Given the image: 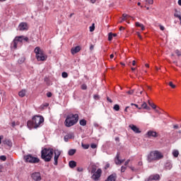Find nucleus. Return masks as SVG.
<instances>
[{
  "mask_svg": "<svg viewBox=\"0 0 181 181\" xmlns=\"http://www.w3.org/2000/svg\"><path fill=\"white\" fill-rule=\"evenodd\" d=\"M178 5H180V6H181V0H178Z\"/></svg>",
  "mask_w": 181,
  "mask_h": 181,
  "instance_id": "obj_59",
  "label": "nucleus"
},
{
  "mask_svg": "<svg viewBox=\"0 0 181 181\" xmlns=\"http://www.w3.org/2000/svg\"><path fill=\"white\" fill-rule=\"evenodd\" d=\"M81 88H82V90H87V85L83 84V85L81 86Z\"/></svg>",
  "mask_w": 181,
  "mask_h": 181,
  "instance_id": "obj_42",
  "label": "nucleus"
},
{
  "mask_svg": "<svg viewBox=\"0 0 181 181\" xmlns=\"http://www.w3.org/2000/svg\"><path fill=\"white\" fill-rule=\"evenodd\" d=\"M159 26H160V30H165V27L163 25H160Z\"/></svg>",
  "mask_w": 181,
  "mask_h": 181,
  "instance_id": "obj_46",
  "label": "nucleus"
},
{
  "mask_svg": "<svg viewBox=\"0 0 181 181\" xmlns=\"http://www.w3.org/2000/svg\"><path fill=\"white\" fill-rule=\"evenodd\" d=\"M112 33H110L109 35H108V40L111 41L112 40Z\"/></svg>",
  "mask_w": 181,
  "mask_h": 181,
  "instance_id": "obj_36",
  "label": "nucleus"
},
{
  "mask_svg": "<svg viewBox=\"0 0 181 181\" xmlns=\"http://www.w3.org/2000/svg\"><path fill=\"white\" fill-rule=\"evenodd\" d=\"M124 29H125V28H124V27H120L119 30H124Z\"/></svg>",
  "mask_w": 181,
  "mask_h": 181,
  "instance_id": "obj_58",
  "label": "nucleus"
},
{
  "mask_svg": "<svg viewBox=\"0 0 181 181\" xmlns=\"http://www.w3.org/2000/svg\"><path fill=\"white\" fill-rule=\"evenodd\" d=\"M90 50H94V45H90Z\"/></svg>",
  "mask_w": 181,
  "mask_h": 181,
  "instance_id": "obj_54",
  "label": "nucleus"
},
{
  "mask_svg": "<svg viewBox=\"0 0 181 181\" xmlns=\"http://www.w3.org/2000/svg\"><path fill=\"white\" fill-rule=\"evenodd\" d=\"M18 62L19 64H22L23 63L25 62V57L20 58Z\"/></svg>",
  "mask_w": 181,
  "mask_h": 181,
  "instance_id": "obj_27",
  "label": "nucleus"
},
{
  "mask_svg": "<svg viewBox=\"0 0 181 181\" xmlns=\"http://www.w3.org/2000/svg\"><path fill=\"white\" fill-rule=\"evenodd\" d=\"M144 2L148 4V5H152L153 4V0H144Z\"/></svg>",
  "mask_w": 181,
  "mask_h": 181,
  "instance_id": "obj_34",
  "label": "nucleus"
},
{
  "mask_svg": "<svg viewBox=\"0 0 181 181\" xmlns=\"http://www.w3.org/2000/svg\"><path fill=\"white\" fill-rule=\"evenodd\" d=\"M148 105H150V107H153V110H155V108H156V105H155L154 103H151L149 100H148Z\"/></svg>",
  "mask_w": 181,
  "mask_h": 181,
  "instance_id": "obj_30",
  "label": "nucleus"
},
{
  "mask_svg": "<svg viewBox=\"0 0 181 181\" xmlns=\"http://www.w3.org/2000/svg\"><path fill=\"white\" fill-rule=\"evenodd\" d=\"M69 168H71V169L76 168V166H77V163H76V161L74 160H71L69 163Z\"/></svg>",
  "mask_w": 181,
  "mask_h": 181,
  "instance_id": "obj_17",
  "label": "nucleus"
},
{
  "mask_svg": "<svg viewBox=\"0 0 181 181\" xmlns=\"http://www.w3.org/2000/svg\"><path fill=\"white\" fill-rule=\"evenodd\" d=\"M81 50V46H76L75 47L71 48V54H76V53H78Z\"/></svg>",
  "mask_w": 181,
  "mask_h": 181,
  "instance_id": "obj_10",
  "label": "nucleus"
},
{
  "mask_svg": "<svg viewBox=\"0 0 181 181\" xmlns=\"http://www.w3.org/2000/svg\"><path fill=\"white\" fill-rule=\"evenodd\" d=\"M102 172L103 171L101 170V169L97 170V167L93 165L92 167V170L90 171V174L92 175L91 179H93V180H95V181L98 180L100 179V177H101Z\"/></svg>",
  "mask_w": 181,
  "mask_h": 181,
  "instance_id": "obj_6",
  "label": "nucleus"
},
{
  "mask_svg": "<svg viewBox=\"0 0 181 181\" xmlns=\"http://www.w3.org/2000/svg\"><path fill=\"white\" fill-rule=\"evenodd\" d=\"M44 107H49V103H45V105H44Z\"/></svg>",
  "mask_w": 181,
  "mask_h": 181,
  "instance_id": "obj_62",
  "label": "nucleus"
},
{
  "mask_svg": "<svg viewBox=\"0 0 181 181\" xmlns=\"http://www.w3.org/2000/svg\"><path fill=\"white\" fill-rule=\"evenodd\" d=\"M90 148H92V149H95V148H97V144H90Z\"/></svg>",
  "mask_w": 181,
  "mask_h": 181,
  "instance_id": "obj_40",
  "label": "nucleus"
},
{
  "mask_svg": "<svg viewBox=\"0 0 181 181\" xmlns=\"http://www.w3.org/2000/svg\"><path fill=\"white\" fill-rule=\"evenodd\" d=\"M77 122H78V115L70 114L66 117L64 122V125L67 128H70V127H73V125H76Z\"/></svg>",
  "mask_w": 181,
  "mask_h": 181,
  "instance_id": "obj_3",
  "label": "nucleus"
},
{
  "mask_svg": "<svg viewBox=\"0 0 181 181\" xmlns=\"http://www.w3.org/2000/svg\"><path fill=\"white\" fill-rule=\"evenodd\" d=\"M129 169H131L132 170V172L135 171V168H134L133 166H130Z\"/></svg>",
  "mask_w": 181,
  "mask_h": 181,
  "instance_id": "obj_50",
  "label": "nucleus"
},
{
  "mask_svg": "<svg viewBox=\"0 0 181 181\" xmlns=\"http://www.w3.org/2000/svg\"><path fill=\"white\" fill-rule=\"evenodd\" d=\"M138 165H139V166H142V165H143L142 161H139L138 163Z\"/></svg>",
  "mask_w": 181,
  "mask_h": 181,
  "instance_id": "obj_55",
  "label": "nucleus"
},
{
  "mask_svg": "<svg viewBox=\"0 0 181 181\" xmlns=\"http://www.w3.org/2000/svg\"><path fill=\"white\" fill-rule=\"evenodd\" d=\"M19 97L23 98L26 95V90H22L18 93Z\"/></svg>",
  "mask_w": 181,
  "mask_h": 181,
  "instance_id": "obj_21",
  "label": "nucleus"
},
{
  "mask_svg": "<svg viewBox=\"0 0 181 181\" xmlns=\"http://www.w3.org/2000/svg\"><path fill=\"white\" fill-rule=\"evenodd\" d=\"M26 29H28V24L26 23H21L18 25L19 30H26Z\"/></svg>",
  "mask_w": 181,
  "mask_h": 181,
  "instance_id": "obj_12",
  "label": "nucleus"
},
{
  "mask_svg": "<svg viewBox=\"0 0 181 181\" xmlns=\"http://www.w3.org/2000/svg\"><path fill=\"white\" fill-rule=\"evenodd\" d=\"M151 180H160V175L158 174L152 175L150 176Z\"/></svg>",
  "mask_w": 181,
  "mask_h": 181,
  "instance_id": "obj_14",
  "label": "nucleus"
},
{
  "mask_svg": "<svg viewBox=\"0 0 181 181\" xmlns=\"http://www.w3.org/2000/svg\"><path fill=\"white\" fill-rule=\"evenodd\" d=\"M34 52L36 54V59L38 60V62H45V60L47 59V57L44 54L43 51L40 49V47H35Z\"/></svg>",
  "mask_w": 181,
  "mask_h": 181,
  "instance_id": "obj_7",
  "label": "nucleus"
},
{
  "mask_svg": "<svg viewBox=\"0 0 181 181\" xmlns=\"http://www.w3.org/2000/svg\"><path fill=\"white\" fill-rule=\"evenodd\" d=\"M147 135L148 136H153V138H156V136H158V134L156 133V132H153V131L148 132Z\"/></svg>",
  "mask_w": 181,
  "mask_h": 181,
  "instance_id": "obj_16",
  "label": "nucleus"
},
{
  "mask_svg": "<svg viewBox=\"0 0 181 181\" xmlns=\"http://www.w3.org/2000/svg\"><path fill=\"white\" fill-rule=\"evenodd\" d=\"M175 54H177V56L180 57L181 56V51L179 49H176L175 51Z\"/></svg>",
  "mask_w": 181,
  "mask_h": 181,
  "instance_id": "obj_35",
  "label": "nucleus"
},
{
  "mask_svg": "<svg viewBox=\"0 0 181 181\" xmlns=\"http://www.w3.org/2000/svg\"><path fill=\"white\" fill-rule=\"evenodd\" d=\"M62 76L63 78H67V77H69V74L66 72H63L62 74Z\"/></svg>",
  "mask_w": 181,
  "mask_h": 181,
  "instance_id": "obj_32",
  "label": "nucleus"
},
{
  "mask_svg": "<svg viewBox=\"0 0 181 181\" xmlns=\"http://www.w3.org/2000/svg\"><path fill=\"white\" fill-rule=\"evenodd\" d=\"M117 180V175H110L105 181H115Z\"/></svg>",
  "mask_w": 181,
  "mask_h": 181,
  "instance_id": "obj_15",
  "label": "nucleus"
},
{
  "mask_svg": "<svg viewBox=\"0 0 181 181\" xmlns=\"http://www.w3.org/2000/svg\"><path fill=\"white\" fill-rule=\"evenodd\" d=\"M174 16H175V18H178V19H179L180 21H181V16H180V15L179 13H175L174 14Z\"/></svg>",
  "mask_w": 181,
  "mask_h": 181,
  "instance_id": "obj_38",
  "label": "nucleus"
},
{
  "mask_svg": "<svg viewBox=\"0 0 181 181\" xmlns=\"http://www.w3.org/2000/svg\"><path fill=\"white\" fill-rule=\"evenodd\" d=\"M81 146H82V148H83V149H88V148H90V145H88V144H82Z\"/></svg>",
  "mask_w": 181,
  "mask_h": 181,
  "instance_id": "obj_29",
  "label": "nucleus"
},
{
  "mask_svg": "<svg viewBox=\"0 0 181 181\" xmlns=\"http://www.w3.org/2000/svg\"><path fill=\"white\" fill-rule=\"evenodd\" d=\"M115 141H119V137H116L115 138Z\"/></svg>",
  "mask_w": 181,
  "mask_h": 181,
  "instance_id": "obj_63",
  "label": "nucleus"
},
{
  "mask_svg": "<svg viewBox=\"0 0 181 181\" xmlns=\"http://www.w3.org/2000/svg\"><path fill=\"white\" fill-rule=\"evenodd\" d=\"M92 4H95V0H90Z\"/></svg>",
  "mask_w": 181,
  "mask_h": 181,
  "instance_id": "obj_61",
  "label": "nucleus"
},
{
  "mask_svg": "<svg viewBox=\"0 0 181 181\" xmlns=\"http://www.w3.org/2000/svg\"><path fill=\"white\" fill-rule=\"evenodd\" d=\"M110 59H114V54H110Z\"/></svg>",
  "mask_w": 181,
  "mask_h": 181,
  "instance_id": "obj_60",
  "label": "nucleus"
},
{
  "mask_svg": "<svg viewBox=\"0 0 181 181\" xmlns=\"http://www.w3.org/2000/svg\"><path fill=\"white\" fill-rule=\"evenodd\" d=\"M113 110H115V111H119V105H115Z\"/></svg>",
  "mask_w": 181,
  "mask_h": 181,
  "instance_id": "obj_28",
  "label": "nucleus"
},
{
  "mask_svg": "<svg viewBox=\"0 0 181 181\" xmlns=\"http://www.w3.org/2000/svg\"><path fill=\"white\" fill-rule=\"evenodd\" d=\"M131 105H134V107H136V108L139 109V107H138V105H136V104L131 103Z\"/></svg>",
  "mask_w": 181,
  "mask_h": 181,
  "instance_id": "obj_52",
  "label": "nucleus"
},
{
  "mask_svg": "<svg viewBox=\"0 0 181 181\" xmlns=\"http://www.w3.org/2000/svg\"><path fill=\"white\" fill-rule=\"evenodd\" d=\"M16 125V123H15V122H13L11 123V126L13 127V128H15Z\"/></svg>",
  "mask_w": 181,
  "mask_h": 181,
  "instance_id": "obj_49",
  "label": "nucleus"
},
{
  "mask_svg": "<svg viewBox=\"0 0 181 181\" xmlns=\"http://www.w3.org/2000/svg\"><path fill=\"white\" fill-rule=\"evenodd\" d=\"M122 18H123L122 19L121 22H122L123 21H125V19H127V18H129V16H128L127 14L124 13L122 15Z\"/></svg>",
  "mask_w": 181,
  "mask_h": 181,
  "instance_id": "obj_31",
  "label": "nucleus"
},
{
  "mask_svg": "<svg viewBox=\"0 0 181 181\" xmlns=\"http://www.w3.org/2000/svg\"><path fill=\"white\" fill-rule=\"evenodd\" d=\"M163 159V154L159 151H153L150 152L147 156V160L149 163L155 161Z\"/></svg>",
  "mask_w": 181,
  "mask_h": 181,
  "instance_id": "obj_4",
  "label": "nucleus"
},
{
  "mask_svg": "<svg viewBox=\"0 0 181 181\" xmlns=\"http://www.w3.org/2000/svg\"><path fill=\"white\" fill-rule=\"evenodd\" d=\"M125 160H119V153H117L116 156L115 163L116 165H121L124 163Z\"/></svg>",
  "mask_w": 181,
  "mask_h": 181,
  "instance_id": "obj_13",
  "label": "nucleus"
},
{
  "mask_svg": "<svg viewBox=\"0 0 181 181\" xmlns=\"http://www.w3.org/2000/svg\"><path fill=\"white\" fill-rule=\"evenodd\" d=\"M45 122V119L42 116L35 115L33 117L32 120H29L27 122V127L32 129V128H39L40 127V124H43Z\"/></svg>",
  "mask_w": 181,
  "mask_h": 181,
  "instance_id": "obj_2",
  "label": "nucleus"
},
{
  "mask_svg": "<svg viewBox=\"0 0 181 181\" xmlns=\"http://www.w3.org/2000/svg\"><path fill=\"white\" fill-rule=\"evenodd\" d=\"M93 97H94L95 100H97V98H98V95H95Z\"/></svg>",
  "mask_w": 181,
  "mask_h": 181,
  "instance_id": "obj_56",
  "label": "nucleus"
},
{
  "mask_svg": "<svg viewBox=\"0 0 181 181\" xmlns=\"http://www.w3.org/2000/svg\"><path fill=\"white\" fill-rule=\"evenodd\" d=\"M53 153H54V165H55V166H57L59 158L62 154V151H60V150L59 149L53 150L52 148H43L41 151V158L43 159L45 162H50L52 160V158H53Z\"/></svg>",
  "mask_w": 181,
  "mask_h": 181,
  "instance_id": "obj_1",
  "label": "nucleus"
},
{
  "mask_svg": "<svg viewBox=\"0 0 181 181\" xmlns=\"http://www.w3.org/2000/svg\"><path fill=\"white\" fill-rule=\"evenodd\" d=\"M129 162H131L130 159H128L125 163H124V165L127 166V165H128V163H129Z\"/></svg>",
  "mask_w": 181,
  "mask_h": 181,
  "instance_id": "obj_45",
  "label": "nucleus"
},
{
  "mask_svg": "<svg viewBox=\"0 0 181 181\" xmlns=\"http://www.w3.org/2000/svg\"><path fill=\"white\" fill-rule=\"evenodd\" d=\"M23 40L24 42H28L29 38L28 37H25L23 36L16 37L11 44V49L16 50V49H18V46H21L23 42Z\"/></svg>",
  "mask_w": 181,
  "mask_h": 181,
  "instance_id": "obj_5",
  "label": "nucleus"
},
{
  "mask_svg": "<svg viewBox=\"0 0 181 181\" xmlns=\"http://www.w3.org/2000/svg\"><path fill=\"white\" fill-rule=\"evenodd\" d=\"M128 108H129V106L126 107L124 109V112H128Z\"/></svg>",
  "mask_w": 181,
  "mask_h": 181,
  "instance_id": "obj_53",
  "label": "nucleus"
},
{
  "mask_svg": "<svg viewBox=\"0 0 181 181\" xmlns=\"http://www.w3.org/2000/svg\"><path fill=\"white\" fill-rule=\"evenodd\" d=\"M142 108H144V110H151V107H149L145 102H144L141 107H139V110H142Z\"/></svg>",
  "mask_w": 181,
  "mask_h": 181,
  "instance_id": "obj_18",
  "label": "nucleus"
},
{
  "mask_svg": "<svg viewBox=\"0 0 181 181\" xmlns=\"http://www.w3.org/2000/svg\"><path fill=\"white\" fill-rule=\"evenodd\" d=\"M173 128H174L175 129H179V125L175 124V125L173 126Z\"/></svg>",
  "mask_w": 181,
  "mask_h": 181,
  "instance_id": "obj_48",
  "label": "nucleus"
},
{
  "mask_svg": "<svg viewBox=\"0 0 181 181\" xmlns=\"http://www.w3.org/2000/svg\"><path fill=\"white\" fill-rule=\"evenodd\" d=\"M76 152V149H70L68 152V155H69V156H73V155H74Z\"/></svg>",
  "mask_w": 181,
  "mask_h": 181,
  "instance_id": "obj_25",
  "label": "nucleus"
},
{
  "mask_svg": "<svg viewBox=\"0 0 181 181\" xmlns=\"http://www.w3.org/2000/svg\"><path fill=\"white\" fill-rule=\"evenodd\" d=\"M168 86H170V87H171V88H175L176 86L175 84H173V83L172 81L168 83Z\"/></svg>",
  "mask_w": 181,
  "mask_h": 181,
  "instance_id": "obj_33",
  "label": "nucleus"
},
{
  "mask_svg": "<svg viewBox=\"0 0 181 181\" xmlns=\"http://www.w3.org/2000/svg\"><path fill=\"white\" fill-rule=\"evenodd\" d=\"M0 160H3L4 162H5V160H6V156H0Z\"/></svg>",
  "mask_w": 181,
  "mask_h": 181,
  "instance_id": "obj_37",
  "label": "nucleus"
},
{
  "mask_svg": "<svg viewBox=\"0 0 181 181\" xmlns=\"http://www.w3.org/2000/svg\"><path fill=\"white\" fill-rule=\"evenodd\" d=\"M125 170H127V167L122 166V168H121V172H122V173H124V172H125Z\"/></svg>",
  "mask_w": 181,
  "mask_h": 181,
  "instance_id": "obj_41",
  "label": "nucleus"
},
{
  "mask_svg": "<svg viewBox=\"0 0 181 181\" xmlns=\"http://www.w3.org/2000/svg\"><path fill=\"white\" fill-rule=\"evenodd\" d=\"M94 29H95V27L94 26V24H93V25L90 27V32H94Z\"/></svg>",
  "mask_w": 181,
  "mask_h": 181,
  "instance_id": "obj_39",
  "label": "nucleus"
},
{
  "mask_svg": "<svg viewBox=\"0 0 181 181\" xmlns=\"http://www.w3.org/2000/svg\"><path fill=\"white\" fill-rule=\"evenodd\" d=\"M136 26H137V28H141V30H145V27L144 26V24H142V23L136 22Z\"/></svg>",
  "mask_w": 181,
  "mask_h": 181,
  "instance_id": "obj_23",
  "label": "nucleus"
},
{
  "mask_svg": "<svg viewBox=\"0 0 181 181\" xmlns=\"http://www.w3.org/2000/svg\"><path fill=\"white\" fill-rule=\"evenodd\" d=\"M173 155L174 158H177V156H179V151L177 150H174L173 151Z\"/></svg>",
  "mask_w": 181,
  "mask_h": 181,
  "instance_id": "obj_26",
  "label": "nucleus"
},
{
  "mask_svg": "<svg viewBox=\"0 0 181 181\" xmlns=\"http://www.w3.org/2000/svg\"><path fill=\"white\" fill-rule=\"evenodd\" d=\"M136 35L139 37V39H142V36H141V34L139 32L136 33Z\"/></svg>",
  "mask_w": 181,
  "mask_h": 181,
  "instance_id": "obj_47",
  "label": "nucleus"
},
{
  "mask_svg": "<svg viewBox=\"0 0 181 181\" xmlns=\"http://www.w3.org/2000/svg\"><path fill=\"white\" fill-rule=\"evenodd\" d=\"M172 168H173V166L172 165V163H166L165 164V169L166 170H170V169H172Z\"/></svg>",
  "mask_w": 181,
  "mask_h": 181,
  "instance_id": "obj_19",
  "label": "nucleus"
},
{
  "mask_svg": "<svg viewBox=\"0 0 181 181\" xmlns=\"http://www.w3.org/2000/svg\"><path fill=\"white\" fill-rule=\"evenodd\" d=\"M129 127L135 132V134H141L139 128L136 127L135 124H129Z\"/></svg>",
  "mask_w": 181,
  "mask_h": 181,
  "instance_id": "obj_11",
  "label": "nucleus"
},
{
  "mask_svg": "<svg viewBox=\"0 0 181 181\" xmlns=\"http://www.w3.org/2000/svg\"><path fill=\"white\" fill-rule=\"evenodd\" d=\"M107 101H109V103H112V100H111V98H110L109 97L107 98Z\"/></svg>",
  "mask_w": 181,
  "mask_h": 181,
  "instance_id": "obj_51",
  "label": "nucleus"
},
{
  "mask_svg": "<svg viewBox=\"0 0 181 181\" xmlns=\"http://www.w3.org/2000/svg\"><path fill=\"white\" fill-rule=\"evenodd\" d=\"M3 143L8 146H12V141L9 139L4 140Z\"/></svg>",
  "mask_w": 181,
  "mask_h": 181,
  "instance_id": "obj_20",
  "label": "nucleus"
},
{
  "mask_svg": "<svg viewBox=\"0 0 181 181\" xmlns=\"http://www.w3.org/2000/svg\"><path fill=\"white\" fill-rule=\"evenodd\" d=\"M134 90H131L127 91V94L132 95V94H134Z\"/></svg>",
  "mask_w": 181,
  "mask_h": 181,
  "instance_id": "obj_43",
  "label": "nucleus"
},
{
  "mask_svg": "<svg viewBox=\"0 0 181 181\" xmlns=\"http://www.w3.org/2000/svg\"><path fill=\"white\" fill-rule=\"evenodd\" d=\"M24 160L27 163H39L40 162L39 158L35 157L32 154L24 156Z\"/></svg>",
  "mask_w": 181,
  "mask_h": 181,
  "instance_id": "obj_8",
  "label": "nucleus"
},
{
  "mask_svg": "<svg viewBox=\"0 0 181 181\" xmlns=\"http://www.w3.org/2000/svg\"><path fill=\"white\" fill-rule=\"evenodd\" d=\"M31 177L35 181H40L42 180V177L40 176V173H34L31 175Z\"/></svg>",
  "mask_w": 181,
  "mask_h": 181,
  "instance_id": "obj_9",
  "label": "nucleus"
},
{
  "mask_svg": "<svg viewBox=\"0 0 181 181\" xmlns=\"http://www.w3.org/2000/svg\"><path fill=\"white\" fill-rule=\"evenodd\" d=\"M47 97H48V98H50V97H52V93L48 92V93H47Z\"/></svg>",
  "mask_w": 181,
  "mask_h": 181,
  "instance_id": "obj_44",
  "label": "nucleus"
},
{
  "mask_svg": "<svg viewBox=\"0 0 181 181\" xmlns=\"http://www.w3.org/2000/svg\"><path fill=\"white\" fill-rule=\"evenodd\" d=\"M66 138L71 139L74 138V134H69L64 136V141H65V142H67V140H66Z\"/></svg>",
  "mask_w": 181,
  "mask_h": 181,
  "instance_id": "obj_22",
  "label": "nucleus"
},
{
  "mask_svg": "<svg viewBox=\"0 0 181 181\" xmlns=\"http://www.w3.org/2000/svg\"><path fill=\"white\" fill-rule=\"evenodd\" d=\"M136 62H135V60H134L133 62H132V66H135V64H136Z\"/></svg>",
  "mask_w": 181,
  "mask_h": 181,
  "instance_id": "obj_57",
  "label": "nucleus"
},
{
  "mask_svg": "<svg viewBox=\"0 0 181 181\" xmlns=\"http://www.w3.org/2000/svg\"><path fill=\"white\" fill-rule=\"evenodd\" d=\"M79 124L82 127H86V125H87V121L86 119H83L80 120Z\"/></svg>",
  "mask_w": 181,
  "mask_h": 181,
  "instance_id": "obj_24",
  "label": "nucleus"
},
{
  "mask_svg": "<svg viewBox=\"0 0 181 181\" xmlns=\"http://www.w3.org/2000/svg\"><path fill=\"white\" fill-rule=\"evenodd\" d=\"M113 37H117V34H112Z\"/></svg>",
  "mask_w": 181,
  "mask_h": 181,
  "instance_id": "obj_64",
  "label": "nucleus"
}]
</instances>
